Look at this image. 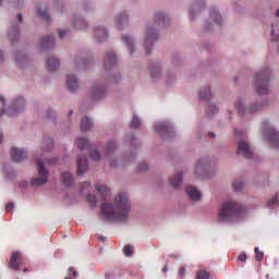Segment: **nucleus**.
<instances>
[{
	"label": "nucleus",
	"instance_id": "nucleus-1",
	"mask_svg": "<svg viewBox=\"0 0 279 279\" xmlns=\"http://www.w3.org/2000/svg\"><path fill=\"white\" fill-rule=\"evenodd\" d=\"M132 206L128 194L119 193L111 203H104L100 208V213L107 221H128Z\"/></svg>",
	"mask_w": 279,
	"mask_h": 279
},
{
	"label": "nucleus",
	"instance_id": "nucleus-11",
	"mask_svg": "<svg viewBox=\"0 0 279 279\" xmlns=\"http://www.w3.org/2000/svg\"><path fill=\"white\" fill-rule=\"evenodd\" d=\"M158 38V33L154 31V28H148L145 37V48L146 53H149L151 51V45L154 44V40Z\"/></svg>",
	"mask_w": 279,
	"mask_h": 279
},
{
	"label": "nucleus",
	"instance_id": "nucleus-39",
	"mask_svg": "<svg viewBox=\"0 0 279 279\" xmlns=\"http://www.w3.org/2000/svg\"><path fill=\"white\" fill-rule=\"evenodd\" d=\"M210 275L206 270H201L196 275V279H209Z\"/></svg>",
	"mask_w": 279,
	"mask_h": 279
},
{
	"label": "nucleus",
	"instance_id": "nucleus-52",
	"mask_svg": "<svg viewBox=\"0 0 279 279\" xmlns=\"http://www.w3.org/2000/svg\"><path fill=\"white\" fill-rule=\"evenodd\" d=\"M184 274H186V269L180 268L179 269V276H181V278H184Z\"/></svg>",
	"mask_w": 279,
	"mask_h": 279
},
{
	"label": "nucleus",
	"instance_id": "nucleus-59",
	"mask_svg": "<svg viewBox=\"0 0 279 279\" xmlns=\"http://www.w3.org/2000/svg\"><path fill=\"white\" fill-rule=\"evenodd\" d=\"M2 142H3V133L0 132V143H2Z\"/></svg>",
	"mask_w": 279,
	"mask_h": 279
},
{
	"label": "nucleus",
	"instance_id": "nucleus-26",
	"mask_svg": "<svg viewBox=\"0 0 279 279\" xmlns=\"http://www.w3.org/2000/svg\"><path fill=\"white\" fill-rule=\"evenodd\" d=\"M76 145H77L78 149H81V150L88 149V147H89L88 140L85 137H78L76 140Z\"/></svg>",
	"mask_w": 279,
	"mask_h": 279
},
{
	"label": "nucleus",
	"instance_id": "nucleus-43",
	"mask_svg": "<svg viewBox=\"0 0 279 279\" xmlns=\"http://www.w3.org/2000/svg\"><path fill=\"white\" fill-rule=\"evenodd\" d=\"M86 199H87V202H89V204H92L93 206H95V204H97V196H95V195H93V194L86 195Z\"/></svg>",
	"mask_w": 279,
	"mask_h": 279
},
{
	"label": "nucleus",
	"instance_id": "nucleus-50",
	"mask_svg": "<svg viewBox=\"0 0 279 279\" xmlns=\"http://www.w3.org/2000/svg\"><path fill=\"white\" fill-rule=\"evenodd\" d=\"M271 36H272L271 40H272L274 43H278V40H279V35L274 34V28L271 29Z\"/></svg>",
	"mask_w": 279,
	"mask_h": 279
},
{
	"label": "nucleus",
	"instance_id": "nucleus-14",
	"mask_svg": "<svg viewBox=\"0 0 279 279\" xmlns=\"http://www.w3.org/2000/svg\"><path fill=\"white\" fill-rule=\"evenodd\" d=\"M94 38L97 43H105L108 38V31L101 27L94 28Z\"/></svg>",
	"mask_w": 279,
	"mask_h": 279
},
{
	"label": "nucleus",
	"instance_id": "nucleus-35",
	"mask_svg": "<svg viewBox=\"0 0 279 279\" xmlns=\"http://www.w3.org/2000/svg\"><path fill=\"white\" fill-rule=\"evenodd\" d=\"M86 26V21H84L83 19H77L74 21V27H78V29H85Z\"/></svg>",
	"mask_w": 279,
	"mask_h": 279
},
{
	"label": "nucleus",
	"instance_id": "nucleus-5",
	"mask_svg": "<svg viewBox=\"0 0 279 279\" xmlns=\"http://www.w3.org/2000/svg\"><path fill=\"white\" fill-rule=\"evenodd\" d=\"M264 135L266 136V141L272 145L274 149H279V134L276 129L271 126H265Z\"/></svg>",
	"mask_w": 279,
	"mask_h": 279
},
{
	"label": "nucleus",
	"instance_id": "nucleus-53",
	"mask_svg": "<svg viewBox=\"0 0 279 279\" xmlns=\"http://www.w3.org/2000/svg\"><path fill=\"white\" fill-rule=\"evenodd\" d=\"M140 171H147V163H142L140 166Z\"/></svg>",
	"mask_w": 279,
	"mask_h": 279
},
{
	"label": "nucleus",
	"instance_id": "nucleus-32",
	"mask_svg": "<svg viewBox=\"0 0 279 279\" xmlns=\"http://www.w3.org/2000/svg\"><path fill=\"white\" fill-rule=\"evenodd\" d=\"M130 128L132 130H138V128H141V120L138 119V117H136V114L133 116Z\"/></svg>",
	"mask_w": 279,
	"mask_h": 279
},
{
	"label": "nucleus",
	"instance_id": "nucleus-56",
	"mask_svg": "<svg viewBox=\"0 0 279 279\" xmlns=\"http://www.w3.org/2000/svg\"><path fill=\"white\" fill-rule=\"evenodd\" d=\"M69 271L72 272V276H74V277L77 276V271H75V269H73V267H71V268L69 269Z\"/></svg>",
	"mask_w": 279,
	"mask_h": 279
},
{
	"label": "nucleus",
	"instance_id": "nucleus-8",
	"mask_svg": "<svg viewBox=\"0 0 279 279\" xmlns=\"http://www.w3.org/2000/svg\"><path fill=\"white\" fill-rule=\"evenodd\" d=\"M25 108V99L23 97H19L12 104V109L7 111L8 117H14L17 112H21Z\"/></svg>",
	"mask_w": 279,
	"mask_h": 279
},
{
	"label": "nucleus",
	"instance_id": "nucleus-25",
	"mask_svg": "<svg viewBox=\"0 0 279 279\" xmlns=\"http://www.w3.org/2000/svg\"><path fill=\"white\" fill-rule=\"evenodd\" d=\"M122 40L124 41V44L129 48V51H130V53L132 56V53L134 51V44H133L132 37L129 36V35H124V36H122Z\"/></svg>",
	"mask_w": 279,
	"mask_h": 279
},
{
	"label": "nucleus",
	"instance_id": "nucleus-17",
	"mask_svg": "<svg viewBox=\"0 0 279 279\" xmlns=\"http://www.w3.org/2000/svg\"><path fill=\"white\" fill-rule=\"evenodd\" d=\"M88 171V159L86 157L77 158V175H84Z\"/></svg>",
	"mask_w": 279,
	"mask_h": 279
},
{
	"label": "nucleus",
	"instance_id": "nucleus-38",
	"mask_svg": "<svg viewBox=\"0 0 279 279\" xmlns=\"http://www.w3.org/2000/svg\"><path fill=\"white\" fill-rule=\"evenodd\" d=\"M150 75H151L153 80H158V77H160V68L159 66H155L150 71Z\"/></svg>",
	"mask_w": 279,
	"mask_h": 279
},
{
	"label": "nucleus",
	"instance_id": "nucleus-30",
	"mask_svg": "<svg viewBox=\"0 0 279 279\" xmlns=\"http://www.w3.org/2000/svg\"><path fill=\"white\" fill-rule=\"evenodd\" d=\"M88 64H90L89 60H86V59H77L76 60L77 69H88Z\"/></svg>",
	"mask_w": 279,
	"mask_h": 279
},
{
	"label": "nucleus",
	"instance_id": "nucleus-45",
	"mask_svg": "<svg viewBox=\"0 0 279 279\" xmlns=\"http://www.w3.org/2000/svg\"><path fill=\"white\" fill-rule=\"evenodd\" d=\"M216 112H217V107L215 105H208L207 113L208 114H216Z\"/></svg>",
	"mask_w": 279,
	"mask_h": 279
},
{
	"label": "nucleus",
	"instance_id": "nucleus-33",
	"mask_svg": "<svg viewBox=\"0 0 279 279\" xmlns=\"http://www.w3.org/2000/svg\"><path fill=\"white\" fill-rule=\"evenodd\" d=\"M89 189H90V182H83L81 184V190H80L81 195H86V193H88Z\"/></svg>",
	"mask_w": 279,
	"mask_h": 279
},
{
	"label": "nucleus",
	"instance_id": "nucleus-54",
	"mask_svg": "<svg viewBox=\"0 0 279 279\" xmlns=\"http://www.w3.org/2000/svg\"><path fill=\"white\" fill-rule=\"evenodd\" d=\"M235 136H243V131H234Z\"/></svg>",
	"mask_w": 279,
	"mask_h": 279
},
{
	"label": "nucleus",
	"instance_id": "nucleus-20",
	"mask_svg": "<svg viewBox=\"0 0 279 279\" xmlns=\"http://www.w3.org/2000/svg\"><path fill=\"white\" fill-rule=\"evenodd\" d=\"M60 66V60L56 57H49L47 59V69L50 71H56Z\"/></svg>",
	"mask_w": 279,
	"mask_h": 279
},
{
	"label": "nucleus",
	"instance_id": "nucleus-62",
	"mask_svg": "<svg viewBox=\"0 0 279 279\" xmlns=\"http://www.w3.org/2000/svg\"><path fill=\"white\" fill-rule=\"evenodd\" d=\"M105 240H106V238L99 236V241H105Z\"/></svg>",
	"mask_w": 279,
	"mask_h": 279
},
{
	"label": "nucleus",
	"instance_id": "nucleus-4",
	"mask_svg": "<svg viewBox=\"0 0 279 279\" xmlns=\"http://www.w3.org/2000/svg\"><path fill=\"white\" fill-rule=\"evenodd\" d=\"M37 171L40 178H35L32 180L33 186H43L49 182V172L45 169V161L43 159L37 160Z\"/></svg>",
	"mask_w": 279,
	"mask_h": 279
},
{
	"label": "nucleus",
	"instance_id": "nucleus-2",
	"mask_svg": "<svg viewBox=\"0 0 279 279\" xmlns=\"http://www.w3.org/2000/svg\"><path fill=\"white\" fill-rule=\"evenodd\" d=\"M241 205L234 201H227L222 203L219 213H218V221L223 223L226 221H232L234 219H239L242 213Z\"/></svg>",
	"mask_w": 279,
	"mask_h": 279
},
{
	"label": "nucleus",
	"instance_id": "nucleus-3",
	"mask_svg": "<svg viewBox=\"0 0 279 279\" xmlns=\"http://www.w3.org/2000/svg\"><path fill=\"white\" fill-rule=\"evenodd\" d=\"M269 77L271 70L266 69L255 75V90L258 95H267L269 93Z\"/></svg>",
	"mask_w": 279,
	"mask_h": 279
},
{
	"label": "nucleus",
	"instance_id": "nucleus-41",
	"mask_svg": "<svg viewBox=\"0 0 279 279\" xmlns=\"http://www.w3.org/2000/svg\"><path fill=\"white\" fill-rule=\"evenodd\" d=\"M232 186H233V191L235 192L243 191V182L241 181L233 182Z\"/></svg>",
	"mask_w": 279,
	"mask_h": 279
},
{
	"label": "nucleus",
	"instance_id": "nucleus-34",
	"mask_svg": "<svg viewBox=\"0 0 279 279\" xmlns=\"http://www.w3.org/2000/svg\"><path fill=\"white\" fill-rule=\"evenodd\" d=\"M10 40H16L19 38V27H13L12 31H9Z\"/></svg>",
	"mask_w": 279,
	"mask_h": 279
},
{
	"label": "nucleus",
	"instance_id": "nucleus-40",
	"mask_svg": "<svg viewBox=\"0 0 279 279\" xmlns=\"http://www.w3.org/2000/svg\"><path fill=\"white\" fill-rule=\"evenodd\" d=\"M38 10V14L41 19H44V21H49V13L47 12V9H45L44 11L41 9H37Z\"/></svg>",
	"mask_w": 279,
	"mask_h": 279
},
{
	"label": "nucleus",
	"instance_id": "nucleus-55",
	"mask_svg": "<svg viewBox=\"0 0 279 279\" xmlns=\"http://www.w3.org/2000/svg\"><path fill=\"white\" fill-rule=\"evenodd\" d=\"M57 160L56 159H49L48 161H46V163L48 165H56Z\"/></svg>",
	"mask_w": 279,
	"mask_h": 279
},
{
	"label": "nucleus",
	"instance_id": "nucleus-58",
	"mask_svg": "<svg viewBox=\"0 0 279 279\" xmlns=\"http://www.w3.org/2000/svg\"><path fill=\"white\" fill-rule=\"evenodd\" d=\"M1 104L5 105V98L3 96H0Z\"/></svg>",
	"mask_w": 279,
	"mask_h": 279
},
{
	"label": "nucleus",
	"instance_id": "nucleus-9",
	"mask_svg": "<svg viewBox=\"0 0 279 279\" xmlns=\"http://www.w3.org/2000/svg\"><path fill=\"white\" fill-rule=\"evenodd\" d=\"M155 130L157 134H160V136H162V138H169V136L173 134V126H171L169 123L157 124L155 126Z\"/></svg>",
	"mask_w": 279,
	"mask_h": 279
},
{
	"label": "nucleus",
	"instance_id": "nucleus-12",
	"mask_svg": "<svg viewBox=\"0 0 279 279\" xmlns=\"http://www.w3.org/2000/svg\"><path fill=\"white\" fill-rule=\"evenodd\" d=\"M11 158L14 162H21L27 158V153L21 148L13 147L11 148Z\"/></svg>",
	"mask_w": 279,
	"mask_h": 279
},
{
	"label": "nucleus",
	"instance_id": "nucleus-28",
	"mask_svg": "<svg viewBox=\"0 0 279 279\" xmlns=\"http://www.w3.org/2000/svg\"><path fill=\"white\" fill-rule=\"evenodd\" d=\"M213 94L210 93V88L207 87L204 90L199 92V98L204 99L205 101H210Z\"/></svg>",
	"mask_w": 279,
	"mask_h": 279
},
{
	"label": "nucleus",
	"instance_id": "nucleus-27",
	"mask_svg": "<svg viewBox=\"0 0 279 279\" xmlns=\"http://www.w3.org/2000/svg\"><path fill=\"white\" fill-rule=\"evenodd\" d=\"M171 186H180L182 184V173L174 174L170 178Z\"/></svg>",
	"mask_w": 279,
	"mask_h": 279
},
{
	"label": "nucleus",
	"instance_id": "nucleus-61",
	"mask_svg": "<svg viewBox=\"0 0 279 279\" xmlns=\"http://www.w3.org/2000/svg\"><path fill=\"white\" fill-rule=\"evenodd\" d=\"M199 167H202V163L198 162V163L196 165V169H199Z\"/></svg>",
	"mask_w": 279,
	"mask_h": 279
},
{
	"label": "nucleus",
	"instance_id": "nucleus-6",
	"mask_svg": "<svg viewBox=\"0 0 279 279\" xmlns=\"http://www.w3.org/2000/svg\"><path fill=\"white\" fill-rule=\"evenodd\" d=\"M238 154L245 157L247 160H252V158H254V151H252L250 143L243 140L238 143Z\"/></svg>",
	"mask_w": 279,
	"mask_h": 279
},
{
	"label": "nucleus",
	"instance_id": "nucleus-47",
	"mask_svg": "<svg viewBox=\"0 0 279 279\" xmlns=\"http://www.w3.org/2000/svg\"><path fill=\"white\" fill-rule=\"evenodd\" d=\"M48 146L45 148V151H51L53 149V140H48Z\"/></svg>",
	"mask_w": 279,
	"mask_h": 279
},
{
	"label": "nucleus",
	"instance_id": "nucleus-21",
	"mask_svg": "<svg viewBox=\"0 0 279 279\" xmlns=\"http://www.w3.org/2000/svg\"><path fill=\"white\" fill-rule=\"evenodd\" d=\"M61 182L64 186H73V174L71 172L61 173Z\"/></svg>",
	"mask_w": 279,
	"mask_h": 279
},
{
	"label": "nucleus",
	"instance_id": "nucleus-13",
	"mask_svg": "<svg viewBox=\"0 0 279 279\" xmlns=\"http://www.w3.org/2000/svg\"><path fill=\"white\" fill-rule=\"evenodd\" d=\"M21 265H23V256H21V253L14 252L11 256L9 267L16 270Z\"/></svg>",
	"mask_w": 279,
	"mask_h": 279
},
{
	"label": "nucleus",
	"instance_id": "nucleus-64",
	"mask_svg": "<svg viewBox=\"0 0 279 279\" xmlns=\"http://www.w3.org/2000/svg\"><path fill=\"white\" fill-rule=\"evenodd\" d=\"M277 16H279V10L277 11Z\"/></svg>",
	"mask_w": 279,
	"mask_h": 279
},
{
	"label": "nucleus",
	"instance_id": "nucleus-23",
	"mask_svg": "<svg viewBox=\"0 0 279 279\" xmlns=\"http://www.w3.org/2000/svg\"><path fill=\"white\" fill-rule=\"evenodd\" d=\"M93 128V122L88 118H84L81 121V132H88Z\"/></svg>",
	"mask_w": 279,
	"mask_h": 279
},
{
	"label": "nucleus",
	"instance_id": "nucleus-22",
	"mask_svg": "<svg viewBox=\"0 0 279 279\" xmlns=\"http://www.w3.org/2000/svg\"><path fill=\"white\" fill-rule=\"evenodd\" d=\"M155 22L158 24V25H167L169 23V19L168 16L162 13V12H157L155 14Z\"/></svg>",
	"mask_w": 279,
	"mask_h": 279
},
{
	"label": "nucleus",
	"instance_id": "nucleus-57",
	"mask_svg": "<svg viewBox=\"0 0 279 279\" xmlns=\"http://www.w3.org/2000/svg\"><path fill=\"white\" fill-rule=\"evenodd\" d=\"M17 20L20 23H23V15L21 13L17 14Z\"/></svg>",
	"mask_w": 279,
	"mask_h": 279
},
{
	"label": "nucleus",
	"instance_id": "nucleus-10",
	"mask_svg": "<svg viewBox=\"0 0 279 279\" xmlns=\"http://www.w3.org/2000/svg\"><path fill=\"white\" fill-rule=\"evenodd\" d=\"M108 95V92L106 90V86L104 85H96L92 88L89 96L94 100L104 99Z\"/></svg>",
	"mask_w": 279,
	"mask_h": 279
},
{
	"label": "nucleus",
	"instance_id": "nucleus-48",
	"mask_svg": "<svg viewBox=\"0 0 279 279\" xmlns=\"http://www.w3.org/2000/svg\"><path fill=\"white\" fill-rule=\"evenodd\" d=\"M238 259L241 262V263H245V260H247V255L245 253H241L238 257Z\"/></svg>",
	"mask_w": 279,
	"mask_h": 279
},
{
	"label": "nucleus",
	"instance_id": "nucleus-60",
	"mask_svg": "<svg viewBox=\"0 0 279 279\" xmlns=\"http://www.w3.org/2000/svg\"><path fill=\"white\" fill-rule=\"evenodd\" d=\"M3 60V52L0 51V62Z\"/></svg>",
	"mask_w": 279,
	"mask_h": 279
},
{
	"label": "nucleus",
	"instance_id": "nucleus-16",
	"mask_svg": "<svg viewBox=\"0 0 279 279\" xmlns=\"http://www.w3.org/2000/svg\"><path fill=\"white\" fill-rule=\"evenodd\" d=\"M190 199H193L194 202H199V199H202V193L199 192V190H197V187L193 186V185H189L185 189Z\"/></svg>",
	"mask_w": 279,
	"mask_h": 279
},
{
	"label": "nucleus",
	"instance_id": "nucleus-18",
	"mask_svg": "<svg viewBox=\"0 0 279 279\" xmlns=\"http://www.w3.org/2000/svg\"><path fill=\"white\" fill-rule=\"evenodd\" d=\"M66 86L70 90V93H75L77 88H80V83L77 82V78L73 74H69L66 77Z\"/></svg>",
	"mask_w": 279,
	"mask_h": 279
},
{
	"label": "nucleus",
	"instance_id": "nucleus-49",
	"mask_svg": "<svg viewBox=\"0 0 279 279\" xmlns=\"http://www.w3.org/2000/svg\"><path fill=\"white\" fill-rule=\"evenodd\" d=\"M66 34H69V31H66V29L59 31V37L60 38H64V36H66Z\"/></svg>",
	"mask_w": 279,
	"mask_h": 279
},
{
	"label": "nucleus",
	"instance_id": "nucleus-36",
	"mask_svg": "<svg viewBox=\"0 0 279 279\" xmlns=\"http://www.w3.org/2000/svg\"><path fill=\"white\" fill-rule=\"evenodd\" d=\"M263 258H265V253L260 252L258 247H255V260H257V263H260Z\"/></svg>",
	"mask_w": 279,
	"mask_h": 279
},
{
	"label": "nucleus",
	"instance_id": "nucleus-7",
	"mask_svg": "<svg viewBox=\"0 0 279 279\" xmlns=\"http://www.w3.org/2000/svg\"><path fill=\"white\" fill-rule=\"evenodd\" d=\"M265 105L263 104H256L254 105L253 108H250V109H245V107L243 106V101H238L235 104V108L238 109L239 111V114H254V112H258V110H263Z\"/></svg>",
	"mask_w": 279,
	"mask_h": 279
},
{
	"label": "nucleus",
	"instance_id": "nucleus-46",
	"mask_svg": "<svg viewBox=\"0 0 279 279\" xmlns=\"http://www.w3.org/2000/svg\"><path fill=\"white\" fill-rule=\"evenodd\" d=\"M123 252L125 256H132V246L130 244H126L123 248Z\"/></svg>",
	"mask_w": 279,
	"mask_h": 279
},
{
	"label": "nucleus",
	"instance_id": "nucleus-63",
	"mask_svg": "<svg viewBox=\"0 0 279 279\" xmlns=\"http://www.w3.org/2000/svg\"><path fill=\"white\" fill-rule=\"evenodd\" d=\"M110 167H117V165H114V162H110Z\"/></svg>",
	"mask_w": 279,
	"mask_h": 279
},
{
	"label": "nucleus",
	"instance_id": "nucleus-24",
	"mask_svg": "<svg viewBox=\"0 0 279 279\" xmlns=\"http://www.w3.org/2000/svg\"><path fill=\"white\" fill-rule=\"evenodd\" d=\"M97 193H100L102 199H106L108 195H110V190H108V186L106 185H96Z\"/></svg>",
	"mask_w": 279,
	"mask_h": 279
},
{
	"label": "nucleus",
	"instance_id": "nucleus-51",
	"mask_svg": "<svg viewBox=\"0 0 279 279\" xmlns=\"http://www.w3.org/2000/svg\"><path fill=\"white\" fill-rule=\"evenodd\" d=\"M5 208H7L8 211L9 210H14V203H9Z\"/></svg>",
	"mask_w": 279,
	"mask_h": 279
},
{
	"label": "nucleus",
	"instance_id": "nucleus-42",
	"mask_svg": "<svg viewBox=\"0 0 279 279\" xmlns=\"http://www.w3.org/2000/svg\"><path fill=\"white\" fill-rule=\"evenodd\" d=\"M90 158H92V160H99L101 158L99 150H97V149L92 150Z\"/></svg>",
	"mask_w": 279,
	"mask_h": 279
},
{
	"label": "nucleus",
	"instance_id": "nucleus-29",
	"mask_svg": "<svg viewBox=\"0 0 279 279\" xmlns=\"http://www.w3.org/2000/svg\"><path fill=\"white\" fill-rule=\"evenodd\" d=\"M116 149H117V143H114V141H109L105 146L106 154H112V151H114Z\"/></svg>",
	"mask_w": 279,
	"mask_h": 279
},
{
	"label": "nucleus",
	"instance_id": "nucleus-31",
	"mask_svg": "<svg viewBox=\"0 0 279 279\" xmlns=\"http://www.w3.org/2000/svg\"><path fill=\"white\" fill-rule=\"evenodd\" d=\"M210 19H214L217 25H221V15L215 9L210 11Z\"/></svg>",
	"mask_w": 279,
	"mask_h": 279
},
{
	"label": "nucleus",
	"instance_id": "nucleus-37",
	"mask_svg": "<svg viewBox=\"0 0 279 279\" xmlns=\"http://www.w3.org/2000/svg\"><path fill=\"white\" fill-rule=\"evenodd\" d=\"M118 25H125L128 23V15L125 13H122L117 17Z\"/></svg>",
	"mask_w": 279,
	"mask_h": 279
},
{
	"label": "nucleus",
	"instance_id": "nucleus-19",
	"mask_svg": "<svg viewBox=\"0 0 279 279\" xmlns=\"http://www.w3.org/2000/svg\"><path fill=\"white\" fill-rule=\"evenodd\" d=\"M56 45L53 36L43 38L39 44V49H49Z\"/></svg>",
	"mask_w": 279,
	"mask_h": 279
},
{
	"label": "nucleus",
	"instance_id": "nucleus-44",
	"mask_svg": "<svg viewBox=\"0 0 279 279\" xmlns=\"http://www.w3.org/2000/svg\"><path fill=\"white\" fill-rule=\"evenodd\" d=\"M268 206H269V208H276V206H278V196L272 197L268 202Z\"/></svg>",
	"mask_w": 279,
	"mask_h": 279
},
{
	"label": "nucleus",
	"instance_id": "nucleus-15",
	"mask_svg": "<svg viewBox=\"0 0 279 279\" xmlns=\"http://www.w3.org/2000/svg\"><path fill=\"white\" fill-rule=\"evenodd\" d=\"M104 64L106 71H110V69L117 64V54H114V52H107L105 56Z\"/></svg>",
	"mask_w": 279,
	"mask_h": 279
}]
</instances>
